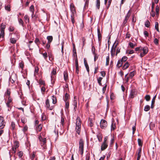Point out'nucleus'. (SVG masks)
Returning a JSON list of instances; mask_svg holds the SVG:
<instances>
[{"label":"nucleus","instance_id":"1","mask_svg":"<svg viewBox=\"0 0 160 160\" xmlns=\"http://www.w3.org/2000/svg\"><path fill=\"white\" fill-rule=\"evenodd\" d=\"M81 120L80 118L78 117L76 119V131L79 134L81 130Z\"/></svg>","mask_w":160,"mask_h":160},{"label":"nucleus","instance_id":"2","mask_svg":"<svg viewBox=\"0 0 160 160\" xmlns=\"http://www.w3.org/2000/svg\"><path fill=\"white\" fill-rule=\"evenodd\" d=\"M141 53L140 56L141 58L144 56L148 52V48L147 47H142L141 51H140Z\"/></svg>","mask_w":160,"mask_h":160},{"label":"nucleus","instance_id":"3","mask_svg":"<svg viewBox=\"0 0 160 160\" xmlns=\"http://www.w3.org/2000/svg\"><path fill=\"white\" fill-rule=\"evenodd\" d=\"M84 151V142L82 139L80 140L79 142V151L81 154L82 155Z\"/></svg>","mask_w":160,"mask_h":160},{"label":"nucleus","instance_id":"4","mask_svg":"<svg viewBox=\"0 0 160 160\" xmlns=\"http://www.w3.org/2000/svg\"><path fill=\"white\" fill-rule=\"evenodd\" d=\"M6 122L3 117L0 116V129L4 128Z\"/></svg>","mask_w":160,"mask_h":160},{"label":"nucleus","instance_id":"5","mask_svg":"<svg viewBox=\"0 0 160 160\" xmlns=\"http://www.w3.org/2000/svg\"><path fill=\"white\" fill-rule=\"evenodd\" d=\"M107 121L103 119H102L100 123V126L101 128L105 129L107 127Z\"/></svg>","mask_w":160,"mask_h":160},{"label":"nucleus","instance_id":"6","mask_svg":"<svg viewBox=\"0 0 160 160\" xmlns=\"http://www.w3.org/2000/svg\"><path fill=\"white\" fill-rule=\"evenodd\" d=\"M45 107L47 108L50 110L53 109L54 107L53 106H50L49 101L48 99H47L45 102Z\"/></svg>","mask_w":160,"mask_h":160},{"label":"nucleus","instance_id":"7","mask_svg":"<svg viewBox=\"0 0 160 160\" xmlns=\"http://www.w3.org/2000/svg\"><path fill=\"white\" fill-rule=\"evenodd\" d=\"M115 42H115L113 44L111 49V54L112 56V57H113L114 56L115 51V48L118 45V43H117L116 45H115Z\"/></svg>","mask_w":160,"mask_h":160},{"label":"nucleus","instance_id":"8","mask_svg":"<svg viewBox=\"0 0 160 160\" xmlns=\"http://www.w3.org/2000/svg\"><path fill=\"white\" fill-rule=\"evenodd\" d=\"M130 10H129L125 17L124 20L122 24L124 25L127 22V21L130 16L131 14L130 13Z\"/></svg>","mask_w":160,"mask_h":160},{"label":"nucleus","instance_id":"9","mask_svg":"<svg viewBox=\"0 0 160 160\" xmlns=\"http://www.w3.org/2000/svg\"><path fill=\"white\" fill-rule=\"evenodd\" d=\"M108 145L107 142H104L102 143L101 146V150L103 151L105 149L108 147Z\"/></svg>","mask_w":160,"mask_h":160},{"label":"nucleus","instance_id":"10","mask_svg":"<svg viewBox=\"0 0 160 160\" xmlns=\"http://www.w3.org/2000/svg\"><path fill=\"white\" fill-rule=\"evenodd\" d=\"M135 95V91L134 89L130 91V93L129 95V98H134Z\"/></svg>","mask_w":160,"mask_h":160},{"label":"nucleus","instance_id":"11","mask_svg":"<svg viewBox=\"0 0 160 160\" xmlns=\"http://www.w3.org/2000/svg\"><path fill=\"white\" fill-rule=\"evenodd\" d=\"M70 9L72 12L74 14L76 12L73 3H72L70 5Z\"/></svg>","mask_w":160,"mask_h":160},{"label":"nucleus","instance_id":"12","mask_svg":"<svg viewBox=\"0 0 160 160\" xmlns=\"http://www.w3.org/2000/svg\"><path fill=\"white\" fill-rule=\"evenodd\" d=\"M76 99V97H74L72 105L74 106V109L75 110H76L77 108V101Z\"/></svg>","mask_w":160,"mask_h":160},{"label":"nucleus","instance_id":"13","mask_svg":"<svg viewBox=\"0 0 160 160\" xmlns=\"http://www.w3.org/2000/svg\"><path fill=\"white\" fill-rule=\"evenodd\" d=\"M42 126L41 124H40L36 126V130L37 132H40L42 130Z\"/></svg>","mask_w":160,"mask_h":160},{"label":"nucleus","instance_id":"14","mask_svg":"<svg viewBox=\"0 0 160 160\" xmlns=\"http://www.w3.org/2000/svg\"><path fill=\"white\" fill-rule=\"evenodd\" d=\"M88 124L90 127H92L93 126V120L90 118H89L88 121Z\"/></svg>","mask_w":160,"mask_h":160},{"label":"nucleus","instance_id":"15","mask_svg":"<svg viewBox=\"0 0 160 160\" xmlns=\"http://www.w3.org/2000/svg\"><path fill=\"white\" fill-rule=\"evenodd\" d=\"M47 39L48 40V42L51 43L52 41L53 37L51 36H49L47 37Z\"/></svg>","mask_w":160,"mask_h":160},{"label":"nucleus","instance_id":"16","mask_svg":"<svg viewBox=\"0 0 160 160\" xmlns=\"http://www.w3.org/2000/svg\"><path fill=\"white\" fill-rule=\"evenodd\" d=\"M40 142L41 145H43V147L44 148L45 146V144L46 143V139L45 138H43L42 139V140L41 141H40Z\"/></svg>","mask_w":160,"mask_h":160},{"label":"nucleus","instance_id":"17","mask_svg":"<svg viewBox=\"0 0 160 160\" xmlns=\"http://www.w3.org/2000/svg\"><path fill=\"white\" fill-rule=\"evenodd\" d=\"M69 96L67 93H66L65 97L63 98L64 101H68L69 99Z\"/></svg>","mask_w":160,"mask_h":160},{"label":"nucleus","instance_id":"18","mask_svg":"<svg viewBox=\"0 0 160 160\" xmlns=\"http://www.w3.org/2000/svg\"><path fill=\"white\" fill-rule=\"evenodd\" d=\"M129 65V64L128 62H126L122 66V69L125 70L127 69Z\"/></svg>","mask_w":160,"mask_h":160},{"label":"nucleus","instance_id":"19","mask_svg":"<svg viewBox=\"0 0 160 160\" xmlns=\"http://www.w3.org/2000/svg\"><path fill=\"white\" fill-rule=\"evenodd\" d=\"M6 25L5 24L2 23L0 26L1 31L4 32V29L6 28Z\"/></svg>","mask_w":160,"mask_h":160},{"label":"nucleus","instance_id":"20","mask_svg":"<svg viewBox=\"0 0 160 160\" xmlns=\"http://www.w3.org/2000/svg\"><path fill=\"white\" fill-rule=\"evenodd\" d=\"M52 102L53 104H55L57 102V98L54 95H53L52 97Z\"/></svg>","mask_w":160,"mask_h":160},{"label":"nucleus","instance_id":"21","mask_svg":"<svg viewBox=\"0 0 160 160\" xmlns=\"http://www.w3.org/2000/svg\"><path fill=\"white\" fill-rule=\"evenodd\" d=\"M122 63L123 62L122 60H119L117 64V67L118 68L120 67L122 65Z\"/></svg>","mask_w":160,"mask_h":160},{"label":"nucleus","instance_id":"22","mask_svg":"<svg viewBox=\"0 0 160 160\" xmlns=\"http://www.w3.org/2000/svg\"><path fill=\"white\" fill-rule=\"evenodd\" d=\"M97 137L99 142H100L102 141V136L101 133H99L97 135Z\"/></svg>","mask_w":160,"mask_h":160},{"label":"nucleus","instance_id":"23","mask_svg":"<svg viewBox=\"0 0 160 160\" xmlns=\"http://www.w3.org/2000/svg\"><path fill=\"white\" fill-rule=\"evenodd\" d=\"M24 66V63L23 62L21 61V62H19V67L22 70L23 69Z\"/></svg>","mask_w":160,"mask_h":160},{"label":"nucleus","instance_id":"24","mask_svg":"<svg viewBox=\"0 0 160 160\" xmlns=\"http://www.w3.org/2000/svg\"><path fill=\"white\" fill-rule=\"evenodd\" d=\"M96 7L98 9H99L100 7V0H97L96 3Z\"/></svg>","mask_w":160,"mask_h":160},{"label":"nucleus","instance_id":"25","mask_svg":"<svg viewBox=\"0 0 160 160\" xmlns=\"http://www.w3.org/2000/svg\"><path fill=\"white\" fill-rule=\"evenodd\" d=\"M31 16L33 20H37V18H38V15H36V14H34V12L32 13Z\"/></svg>","mask_w":160,"mask_h":160},{"label":"nucleus","instance_id":"26","mask_svg":"<svg viewBox=\"0 0 160 160\" xmlns=\"http://www.w3.org/2000/svg\"><path fill=\"white\" fill-rule=\"evenodd\" d=\"M64 79L66 81L68 79V74L67 72H64Z\"/></svg>","mask_w":160,"mask_h":160},{"label":"nucleus","instance_id":"27","mask_svg":"<svg viewBox=\"0 0 160 160\" xmlns=\"http://www.w3.org/2000/svg\"><path fill=\"white\" fill-rule=\"evenodd\" d=\"M24 19L26 23H27V22H29V18L28 15H26L24 17Z\"/></svg>","mask_w":160,"mask_h":160},{"label":"nucleus","instance_id":"28","mask_svg":"<svg viewBox=\"0 0 160 160\" xmlns=\"http://www.w3.org/2000/svg\"><path fill=\"white\" fill-rule=\"evenodd\" d=\"M15 122H11V129H12V130H14L15 129Z\"/></svg>","mask_w":160,"mask_h":160},{"label":"nucleus","instance_id":"29","mask_svg":"<svg viewBox=\"0 0 160 160\" xmlns=\"http://www.w3.org/2000/svg\"><path fill=\"white\" fill-rule=\"evenodd\" d=\"M19 146V142L18 141H15L14 142L13 147L15 148H17Z\"/></svg>","mask_w":160,"mask_h":160},{"label":"nucleus","instance_id":"30","mask_svg":"<svg viewBox=\"0 0 160 160\" xmlns=\"http://www.w3.org/2000/svg\"><path fill=\"white\" fill-rule=\"evenodd\" d=\"M56 73V70L55 69H53V70L51 72V79H52L53 78V75H55Z\"/></svg>","mask_w":160,"mask_h":160},{"label":"nucleus","instance_id":"31","mask_svg":"<svg viewBox=\"0 0 160 160\" xmlns=\"http://www.w3.org/2000/svg\"><path fill=\"white\" fill-rule=\"evenodd\" d=\"M150 109V107L149 105H146L145 106L144 110V111L146 112H147Z\"/></svg>","mask_w":160,"mask_h":160},{"label":"nucleus","instance_id":"32","mask_svg":"<svg viewBox=\"0 0 160 160\" xmlns=\"http://www.w3.org/2000/svg\"><path fill=\"white\" fill-rule=\"evenodd\" d=\"M64 119L63 117L62 116L61 121V124L62 127H63L64 125Z\"/></svg>","mask_w":160,"mask_h":160},{"label":"nucleus","instance_id":"33","mask_svg":"<svg viewBox=\"0 0 160 160\" xmlns=\"http://www.w3.org/2000/svg\"><path fill=\"white\" fill-rule=\"evenodd\" d=\"M10 42L12 44H15L16 42V40L14 38H11L10 39Z\"/></svg>","mask_w":160,"mask_h":160},{"label":"nucleus","instance_id":"34","mask_svg":"<svg viewBox=\"0 0 160 160\" xmlns=\"http://www.w3.org/2000/svg\"><path fill=\"white\" fill-rule=\"evenodd\" d=\"M102 78H101V77H99V78H98V82L99 85L100 86L102 85V83H101V82L102 80Z\"/></svg>","mask_w":160,"mask_h":160},{"label":"nucleus","instance_id":"35","mask_svg":"<svg viewBox=\"0 0 160 160\" xmlns=\"http://www.w3.org/2000/svg\"><path fill=\"white\" fill-rule=\"evenodd\" d=\"M18 21L19 24L21 25L22 26H23V22L22 19L21 18H19Z\"/></svg>","mask_w":160,"mask_h":160},{"label":"nucleus","instance_id":"36","mask_svg":"<svg viewBox=\"0 0 160 160\" xmlns=\"http://www.w3.org/2000/svg\"><path fill=\"white\" fill-rule=\"evenodd\" d=\"M65 108L66 109H68L69 107V102L68 101H65Z\"/></svg>","mask_w":160,"mask_h":160},{"label":"nucleus","instance_id":"37","mask_svg":"<svg viewBox=\"0 0 160 160\" xmlns=\"http://www.w3.org/2000/svg\"><path fill=\"white\" fill-rule=\"evenodd\" d=\"M150 22L148 20H147L145 23V26L149 28L150 26Z\"/></svg>","mask_w":160,"mask_h":160},{"label":"nucleus","instance_id":"38","mask_svg":"<svg viewBox=\"0 0 160 160\" xmlns=\"http://www.w3.org/2000/svg\"><path fill=\"white\" fill-rule=\"evenodd\" d=\"M39 84L41 85H45V82L44 81L42 80V79H40L39 81Z\"/></svg>","mask_w":160,"mask_h":160},{"label":"nucleus","instance_id":"39","mask_svg":"<svg viewBox=\"0 0 160 160\" xmlns=\"http://www.w3.org/2000/svg\"><path fill=\"white\" fill-rule=\"evenodd\" d=\"M30 11L32 12L33 13L34 12V7L33 5H32L30 7Z\"/></svg>","mask_w":160,"mask_h":160},{"label":"nucleus","instance_id":"40","mask_svg":"<svg viewBox=\"0 0 160 160\" xmlns=\"http://www.w3.org/2000/svg\"><path fill=\"white\" fill-rule=\"evenodd\" d=\"M129 46L131 48H133L134 47L136 46V44H134L131 42H130L129 43Z\"/></svg>","mask_w":160,"mask_h":160},{"label":"nucleus","instance_id":"41","mask_svg":"<svg viewBox=\"0 0 160 160\" xmlns=\"http://www.w3.org/2000/svg\"><path fill=\"white\" fill-rule=\"evenodd\" d=\"M155 28L156 29L157 31L158 32H159V29H158V23L157 22H155Z\"/></svg>","mask_w":160,"mask_h":160},{"label":"nucleus","instance_id":"42","mask_svg":"<svg viewBox=\"0 0 160 160\" xmlns=\"http://www.w3.org/2000/svg\"><path fill=\"white\" fill-rule=\"evenodd\" d=\"M35 43L37 44L38 46V44L40 43V42L39 40V39L38 38H36L35 40Z\"/></svg>","mask_w":160,"mask_h":160},{"label":"nucleus","instance_id":"43","mask_svg":"<svg viewBox=\"0 0 160 160\" xmlns=\"http://www.w3.org/2000/svg\"><path fill=\"white\" fill-rule=\"evenodd\" d=\"M145 98L147 101H148L150 100V97L149 95H147L145 96Z\"/></svg>","mask_w":160,"mask_h":160},{"label":"nucleus","instance_id":"44","mask_svg":"<svg viewBox=\"0 0 160 160\" xmlns=\"http://www.w3.org/2000/svg\"><path fill=\"white\" fill-rule=\"evenodd\" d=\"M94 56V61L95 62L96 60L98 59V56L97 54L95 53L93 54Z\"/></svg>","mask_w":160,"mask_h":160},{"label":"nucleus","instance_id":"45","mask_svg":"<svg viewBox=\"0 0 160 160\" xmlns=\"http://www.w3.org/2000/svg\"><path fill=\"white\" fill-rule=\"evenodd\" d=\"M5 35L4 32L1 31V33H0V38L1 37L3 38L4 37Z\"/></svg>","mask_w":160,"mask_h":160},{"label":"nucleus","instance_id":"46","mask_svg":"<svg viewBox=\"0 0 160 160\" xmlns=\"http://www.w3.org/2000/svg\"><path fill=\"white\" fill-rule=\"evenodd\" d=\"M127 58H127V57L123 56V57H122L121 59V60H122V62H124L127 60Z\"/></svg>","mask_w":160,"mask_h":160},{"label":"nucleus","instance_id":"47","mask_svg":"<svg viewBox=\"0 0 160 160\" xmlns=\"http://www.w3.org/2000/svg\"><path fill=\"white\" fill-rule=\"evenodd\" d=\"M5 9L8 11H10V7L9 5H8L7 6H5Z\"/></svg>","mask_w":160,"mask_h":160},{"label":"nucleus","instance_id":"48","mask_svg":"<svg viewBox=\"0 0 160 160\" xmlns=\"http://www.w3.org/2000/svg\"><path fill=\"white\" fill-rule=\"evenodd\" d=\"M23 155V153L21 151L19 152L18 153V155L19 158H21Z\"/></svg>","mask_w":160,"mask_h":160},{"label":"nucleus","instance_id":"49","mask_svg":"<svg viewBox=\"0 0 160 160\" xmlns=\"http://www.w3.org/2000/svg\"><path fill=\"white\" fill-rule=\"evenodd\" d=\"M21 122L23 124L25 123L26 122V119L23 117H22L21 119Z\"/></svg>","mask_w":160,"mask_h":160},{"label":"nucleus","instance_id":"50","mask_svg":"<svg viewBox=\"0 0 160 160\" xmlns=\"http://www.w3.org/2000/svg\"><path fill=\"white\" fill-rule=\"evenodd\" d=\"M14 29V27L12 26H10L9 28V31L10 32H11L13 31Z\"/></svg>","mask_w":160,"mask_h":160},{"label":"nucleus","instance_id":"51","mask_svg":"<svg viewBox=\"0 0 160 160\" xmlns=\"http://www.w3.org/2000/svg\"><path fill=\"white\" fill-rule=\"evenodd\" d=\"M134 75V73L133 71L131 72L129 74V76L131 78H132Z\"/></svg>","mask_w":160,"mask_h":160},{"label":"nucleus","instance_id":"52","mask_svg":"<svg viewBox=\"0 0 160 160\" xmlns=\"http://www.w3.org/2000/svg\"><path fill=\"white\" fill-rule=\"evenodd\" d=\"M138 145L139 146H142V142L141 139H138Z\"/></svg>","mask_w":160,"mask_h":160},{"label":"nucleus","instance_id":"53","mask_svg":"<svg viewBox=\"0 0 160 160\" xmlns=\"http://www.w3.org/2000/svg\"><path fill=\"white\" fill-rule=\"evenodd\" d=\"M92 52L93 54L96 53L95 52V48L94 46H92Z\"/></svg>","mask_w":160,"mask_h":160},{"label":"nucleus","instance_id":"54","mask_svg":"<svg viewBox=\"0 0 160 160\" xmlns=\"http://www.w3.org/2000/svg\"><path fill=\"white\" fill-rule=\"evenodd\" d=\"M45 90L46 89L44 87H42L41 88V91L42 94H44V92H45Z\"/></svg>","mask_w":160,"mask_h":160},{"label":"nucleus","instance_id":"55","mask_svg":"<svg viewBox=\"0 0 160 160\" xmlns=\"http://www.w3.org/2000/svg\"><path fill=\"white\" fill-rule=\"evenodd\" d=\"M114 142V137H112L111 140L110 142V145L112 146Z\"/></svg>","mask_w":160,"mask_h":160},{"label":"nucleus","instance_id":"56","mask_svg":"<svg viewBox=\"0 0 160 160\" xmlns=\"http://www.w3.org/2000/svg\"><path fill=\"white\" fill-rule=\"evenodd\" d=\"M35 156V153L34 152H33V154L31 157V160H34V158Z\"/></svg>","mask_w":160,"mask_h":160},{"label":"nucleus","instance_id":"57","mask_svg":"<svg viewBox=\"0 0 160 160\" xmlns=\"http://www.w3.org/2000/svg\"><path fill=\"white\" fill-rule=\"evenodd\" d=\"M115 128V126L114 124L112 123L111 125V130H114Z\"/></svg>","mask_w":160,"mask_h":160},{"label":"nucleus","instance_id":"58","mask_svg":"<svg viewBox=\"0 0 160 160\" xmlns=\"http://www.w3.org/2000/svg\"><path fill=\"white\" fill-rule=\"evenodd\" d=\"M28 129V126H27L26 125L22 129V131L24 132H25L26 131H27V130Z\"/></svg>","mask_w":160,"mask_h":160},{"label":"nucleus","instance_id":"59","mask_svg":"<svg viewBox=\"0 0 160 160\" xmlns=\"http://www.w3.org/2000/svg\"><path fill=\"white\" fill-rule=\"evenodd\" d=\"M159 11V8L158 7V6H157L156 8V15H157L158 14V12Z\"/></svg>","mask_w":160,"mask_h":160},{"label":"nucleus","instance_id":"60","mask_svg":"<svg viewBox=\"0 0 160 160\" xmlns=\"http://www.w3.org/2000/svg\"><path fill=\"white\" fill-rule=\"evenodd\" d=\"M154 43L156 45H158V40L157 38H155L154 39Z\"/></svg>","mask_w":160,"mask_h":160},{"label":"nucleus","instance_id":"61","mask_svg":"<svg viewBox=\"0 0 160 160\" xmlns=\"http://www.w3.org/2000/svg\"><path fill=\"white\" fill-rule=\"evenodd\" d=\"M50 43H48V42H47L46 46V47H45V48L47 49H48L50 47Z\"/></svg>","mask_w":160,"mask_h":160},{"label":"nucleus","instance_id":"62","mask_svg":"<svg viewBox=\"0 0 160 160\" xmlns=\"http://www.w3.org/2000/svg\"><path fill=\"white\" fill-rule=\"evenodd\" d=\"M12 101V99L10 98H8V102H7V105H8L9 104V103L11 102Z\"/></svg>","mask_w":160,"mask_h":160},{"label":"nucleus","instance_id":"63","mask_svg":"<svg viewBox=\"0 0 160 160\" xmlns=\"http://www.w3.org/2000/svg\"><path fill=\"white\" fill-rule=\"evenodd\" d=\"M156 95H155L153 98L152 101V104H154L155 102V100L156 98Z\"/></svg>","mask_w":160,"mask_h":160},{"label":"nucleus","instance_id":"64","mask_svg":"<svg viewBox=\"0 0 160 160\" xmlns=\"http://www.w3.org/2000/svg\"><path fill=\"white\" fill-rule=\"evenodd\" d=\"M101 74L102 77H104L106 75V73L104 71H102L101 72Z\"/></svg>","mask_w":160,"mask_h":160}]
</instances>
